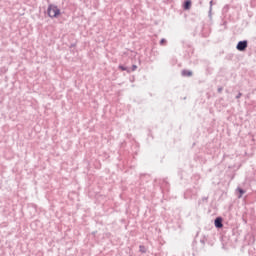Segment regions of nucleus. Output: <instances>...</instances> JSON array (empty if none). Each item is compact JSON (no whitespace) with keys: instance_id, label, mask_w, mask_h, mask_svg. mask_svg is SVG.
Wrapping results in <instances>:
<instances>
[{"instance_id":"f8f14e48","label":"nucleus","mask_w":256,"mask_h":256,"mask_svg":"<svg viewBox=\"0 0 256 256\" xmlns=\"http://www.w3.org/2000/svg\"><path fill=\"white\" fill-rule=\"evenodd\" d=\"M242 96H243V94L241 92H239L238 95L236 96V99H241Z\"/></svg>"},{"instance_id":"9b49d317","label":"nucleus","mask_w":256,"mask_h":256,"mask_svg":"<svg viewBox=\"0 0 256 256\" xmlns=\"http://www.w3.org/2000/svg\"><path fill=\"white\" fill-rule=\"evenodd\" d=\"M211 11H213V0L210 1V10H209V13H211Z\"/></svg>"},{"instance_id":"6e6552de","label":"nucleus","mask_w":256,"mask_h":256,"mask_svg":"<svg viewBox=\"0 0 256 256\" xmlns=\"http://www.w3.org/2000/svg\"><path fill=\"white\" fill-rule=\"evenodd\" d=\"M139 251H140V253H147V248H145L144 245H140L139 246Z\"/></svg>"},{"instance_id":"39448f33","label":"nucleus","mask_w":256,"mask_h":256,"mask_svg":"<svg viewBox=\"0 0 256 256\" xmlns=\"http://www.w3.org/2000/svg\"><path fill=\"white\" fill-rule=\"evenodd\" d=\"M182 76L183 77H193V71H191V70H183L182 71Z\"/></svg>"},{"instance_id":"423d86ee","label":"nucleus","mask_w":256,"mask_h":256,"mask_svg":"<svg viewBox=\"0 0 256 256\" xmlns=\"http://www.w3.org/2000/svg\"><path fill=\"white\" fill-rule=\"evenodd\" d=\"M236 191L239 193L238 198L241 199L245 195V190L241 187H238Z\"/></svg>"},{"instance_id":"0eeeda50","label":"nucleus","mask_w":256,"mask_h":256,"mask_svg":"<svg viewBox=\"0 0 256 256\" xmlns=\"http://www.w3.org/2000/svg\"><path fill=\"white\" fill-rule=\"evenodd\" d=\"M118 69H121V71H127V73H131V69H129L127 66L119 65Z\"/></svg>"},{"instance_id":"9d476101","label":"nucleus","mask_w":256,"mask_h":256,"mask_svg":"<svg viewBox=\"0 0 256 256\" xmlns=\"http://www.w3.org/2000/svg\"><path fill=\"white\" fill-rule=\"evenodd\" d=\"M131 71H137V65H132V68L130 69V73H131Z\"/></svg>"},{"instance_id":"2eb2a0df","label":"nucleus","mask_w":256,"mask_h":256,"mask_svg":"<svg viewBox=\"0 0 256 256\" xmlns=\"http://www.w3.org/2000/svg\"><path fill=\"white\" fill-rule=\"evenodd\" d=\"M200 242L202 243V245H205V240H200Z\"/></svg>"},{"instance_id":"f257e3e1","label":"nucleus","mask_w":256,"mask_h":256,"mask_svg":"<svg viewBox=\"0 0 256 256\" xmlns=\"http://www.w3.org/2000/svg\"><path fill=\"white\" fill-rule=\"evenodd\" d=\"M47 15L51 19H56L61 15V9H59L57 6L50 4L47 9Z\"/></svg>"},{"instance_id":"1a4fd4ad","label":"nucleus","mask_w":256,"mask_h":256,"mask_svg":"<svg viewBox=\"0 0 256 256\" xmlns=\"http://www.w3.org/2000/svg\"><path fill=\"white\" fill-rule=\"evenodd\" d=\"M160 45H167V40L165 38H162L160 40Z\"/></svg>"},{"instance_id":"ddd939ff","label":"nucleus","mask_w":256,"mask_h":256,"mask_svg":"<svg viewBox=\"0 0 256 256\" xmlns=\"http://www.w3.org/2000/svg\"><path fill=\"white\" fill-rule=\"evenodd\" d=\"M223 92V88L222 87H219L218 88V93H222Z\"/></svg>"},{"instance_id":"4468645a","label":"nucleus","mask_w":256,"mask_h":256,"mask_svg":"<svg viewBox=\"0 0 256 256\" xmlns=\"http://www.w3.org/2000/svg\"><path fill=\"white\" fill-rule=\"evenodd\" d=\"M76 45H77V44H75V43H74V44H71V45H70V48L73 49V47H76Z\"/></svg>"},{"instance_id":"7ed1b4c3","label":"nucleus","mask_w":256,"mask_h":256,"mask_svg":"<svg viewBox=\"0 0 256 256\" xmlns=\"http://www.w3.org/2000/svg\"><path fill=\"white\" fill-rule=\"evenodd\" d=\"M214 225L216 229H223V218L221 216H218L214 220Z\"/></svg>"},{"instance_id":"20e7f679","label":"nucleus","mask_w":256,"mask_h":256,"mask_svg":"<svg viewBox=\"0 0 256 256\" xmlns=\"http://www.w3.org/2000/svg\"><path fill=\"white\" fill-rule=\"evenodd\" d=\"M184 11H189L191 9V0H185L183 3Z\"/></svg>"},{"instance_id":"f03ea898","label":"nucleus","mask_w":256,"mask_h":256,"mask_svg":"<svg viewBox=\"0 0 256 256\" xmlns=\"http://www.w3.org/2000/svg\"><path fill=\"white\" fill-rule=\"evenodd\" d=\"M247 47H249V42L247 40H241L237 43L236 49L237 51H247Z\"/></svg>"}]
</instances>
